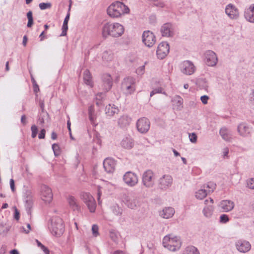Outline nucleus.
<instances>
[{
  "instance_id": "obj_21",
  "label": "nucleus",
  "mask_w": 254,
  "mask_h": 254,
  "mask_svg": "<svg viewBox=\"0 0 254 254\" xmlns=\"http://www.w3.org/2000/svg\"><path fill=\"white\" fill-rule=\"evenodd\" d=\"M244 16L247 21L254 23V3L250 5L245 9Z\"/></svg>"
},
{
  "instance_id": "obj_8",
  "label": "nucleus",
  "mask_w": 254,
  "mask_h": 254,
  "mask_svg": "<svg viewBox=\"0 0 254 254\" xmlns=\"http://www.w3.org/2000/svg\"><path fill=\"white\" fill-rule=\"evenodd\" d=\"M181 71L184 74L190 75L194 73L196 67L193 63L190 61H185L180 64Z\"/></svg>"
},
{
  "instance_id": "obj_17",
  "label": "nucleus",
  "mask_w": 254,
  "mask_h": 254,
  "mask_svg": "<svg viewBox=\"0 0 254 254\" xmlns=\"http://www.w3.org/2000/svg\"><path fill=\"white\" fill-rule=\"evenodd\" d=\"M142 41L148 47H152L156 42L154 34L150 31H144L142 34Z\"/></svg>"
},
{
  "instance_id": "obj_62",
  "label": "nucleus",
  "mask_w": 254,
  "mask_h": 254,
  "mask_svg": "<svg viewBox=\"0 0 254 254\" xmlns=\"http://www.w3.org/2000/svg\"><path fill=\"white\" fill-rule=\"evenodd\" d=\"M33 24V19H29L27 23V27H32V25Z\"/></svg>"
},
{
  "instance_id": "obj_13",
  "label": "nucleus",
  "mask_w": 254,
  "mask_h": 254,
  "mask_svg": "<svg viewBox=\"0 0 254 254\" xmlns=\"http://www.w3.org/2000/svg\"><path fill=\"white\" fill-rule=\"evenodd\" d=\"M40 196L41 199L46 203H49L52 200L53 194L51 189L46 186L43 185L41 187Z\"/></svg>"
},
{
  "instance_id": "obj_38",
  "label": "nucleus",
  "mask_w": 254,
  "mask_h": 254,
  "mask_svg": "<svg viewBox=\"0 0 254 254\" xmlns=\"http://www.w3.org/2000/svg\"><path fill=\"white\" fill-rule=\"evenodd\" d=\"M204 186H205V189H208L206 190L208 193L213 191L216 188V184L213 182H208L206 185Z\"/></svg>"
},
{
  "instance_id": "obj_39",
  "label": "nucleus",
  "mask_w": 254,
  "mask_h": 254,
  "mask_svg": "<svg viewBox=\"0 0 254 254\" xmlns=\"http://www.w3.org/2000/svg\"><path fill=\"white\" fill-rule=\"evenodd\" d=\"M104 97V94L103 93H99L96 95V99L97 100L96 105L98 106H101L102 100Z\"/></svg>"
},
{
  "instance_id": "obj_5",
  "label": "nucleus",
  "mask_w": 254,
  "mask_h": 254,
  "mask_svg": "<svg viewBox=\"0 0 254 254\" xmlns=\"http://www.w3.org/2000/svg\"><path fill=\"white\" fill-rule=\"evenodd\" d=\"M121 201L126 206L131 209H135L139 206L138 198L131 192L123 193Z\"/></svg>"
},
{
  "instance_id": "obj_32",
  "label": "nucleus",
  "mask_w": 254,
  "mask_h": 254,
  "mask_svg": "<svg viewBox=\"0 0 254 254\" xmlns=\"http://www.w3.org/2000/svg\"><path fill=\"white\" fill-rule=\"evenodd\" d=\"M121 144L122 146L125 149H130L133 147L134 143L131 138L130 137H126L123 139Z\"/></svg>"
},
{
  "instance_id": "obj_7",
  "label": "nucleus",
  "mask_w": 254,
  "mask_h": 254,
  "mask_svg": "<svg viewBox=\"0 0 254 254\" xmlns=\"http://www.w3.org/2000/svg\"><path fill=\"white\" fill-rule=\"evenodd\" d=\"M142 184L146 188L149 189L153 187L155 185V174L151 170H147L142 173Z\"/></svg>"
},
{
  "instance_id": "obj_42",
  "label": "nucleus",
  "mask_w": 254,
  "mask_h": 254,
  "mask_svg": "<svg viewBox=\"0 0 254 254\" xmlns=\"http://www.w3.org/2000/svg\"><path fill=\"white\" fill-rule=\"evenodd\" d=\"M40 8L41 10H44L46 9L50 8L52 6V4L50 2L47 3H40L39 5Z\"/></svg>"
},
{
  "instance_id": "obj_49",
  "label": "nucleus",
  "mask_w": 254,
  "mask_h": 254,
  "mask_svg": "<svg viewBox=\"0 0 254 254\" xmlns=\"http://www.w3.org/2000/svg\"><path fill=\"white\" fill-rule=\"evenodd\" d=\"M250 103L254 105V89H252L249 95Z\"/></svg>"
},
{
  "instance_id": "obj_15",
  "label": "nucleus",
  "mask_w": 254,
  "mask_h": 254,
  "mask_svg": "<svg viewBox=\"0 0 254 254\" xmlns=\"http://www.w3.org/2000/svg\"><path fill=\"white\" fill-rule=\"evenodd\" d=\"M235 246L236 250L240 253H246L249 252L251 249V245L249 242L239 239L235 242Z\"/></svg>"
},
{
  "instance_id": "obj_26",
  "label": "nucleus",
  "mask_w": 254,
  "mask_h": 254,
  "mask_svg": "<svg viewBox=\"0 0 254 254\" xmlns=\"http://www.w3.org/2000/svg\"><path fill=\"white\" fill-rule=\"evenodd\" d=\"M131 121V118L127 115L121 116L118 120V124L120 127L124 128L129 126Z\"/></svg>"
},
{
  "instance_id": "obj_59",
  "label": "nucleus",
  "mask_w": 254,
  "mask_h": 254,
  "mask_svg": "<svg viewBox=\"0 0 254 254\" xmlns=\"http://www.w3.org/2000/svg\"><path fill=\"white\" fill-rule=\"evenodd\" d=\"M39 105H40V108H41L42 111L43 112V111L44 110V101H42V100H40V102H39Z\"/></svg>"
},
{
  "instance_id": "obj_40",
  "label": "nucleus",
  "mask_w": 254,
  "mask_h": 254,
  "mask_svg": "<svg viewBox=\"0 0 254 254\" xmlns=\"http://www.w3.org/2000/svg\"><path fill=\"white\" fill-rule=\"evenodd\" d=\"M229 221V218L226 214H223L220 215L219 222L221 223L225 224L228 222Z\"/></svg>"
},
{
  "instance_id": "obj_31",
  "label": "nucleus",
  "mask_w": 254,
  "mask_h": 254,
  "mask_svg": "<svg viewBox=\"0 0 254 254\" xmlns=\"http://www.w3.org/2000/svg\"><path fill=\"white\" fill-rule=\"evenodd\" d=\"M67 201L69 207L73 210H78L79 209V205L77 202V200L75 198L71 195H69L67 197Z\"/></svg>"
},
{
  "instance_id": "obj_53",
  "label": "nucleus",
  "mask_w": 254,
  "mask_h": 254,
  "mask_svg": "<svg viewBox=\"0 0 254 254\" xmlns=\"http://www.w3.org/2000/svg\"><path fill=\"white\" fill-rule=\"evenodd\" d=\"M46 130L45 129H42L40 133L39 134L38 137L39 139H44L45 137Z\"/></svg>"
},
{
  "instance_id": "obj_1",
  "label": "nucleus",
  "mask_w": 254,
  "mask_h": 254,
  "mask_svg": "<svg viewBox=\"0 0 254 254\" xmlns=\"http://www.w3.org/2000/svg\"><path fill=\"white\" fill-rule=\"evenodd\" d=\"M124 26L119 23H106L102 27V35L104 37L109 36L113 37H119L124 33Z\"/></svg>"
},
{
  "instance_id": "obj_22",
  "label": "nucleus",
  "mask_w": 254,
  "mask_h": 254,
  "mask_svg": "<svg viewBox=\"0 0 254 254\" xmlns=\"http://www.w3.org/2000/svg\"><path fill=\"white\" fill-rule=\"evenodd\" d=\"M237 131L240 136L244 137L249 136L251 133V128L245 123H242L238 126Z\"/></svg>"
},
{
  "instance_id": "obj_64",
  "label": "nucleus",
  "mask_w": 254,
  "mask_h": 254,
  "mask_svg": "<svg viewBox=\"0 0 254 254\" xmlns=\"http://www.w3.org/2000/svg\"><path fill=\"white\" fill-rule=\"evenodd\" d=\"M89 118L91 122H93L95 120L94 114H89Z\"/></svg>"
},
{
  "instance_id": "obj_54",
  "label": "nucleus",
  "mask_w": 254,
  "mask_h": 254,
  "mask_svg": "<svg viewBox=\"0 0 254 254\" xmlns=\"http://www.w3.org/2000/svg\"><path fill=\"white\" fill-rule=\"evenodd\" d=\"M10 187L12 191L14 192L15 191V185L14 181L13 179H11L9 181Z\"/></svg>"
},
{
  "instance_id": "obj_57",
  "label": "nucleus",
  "mask_w": 254,
  "mask_h": 254,
  "mask_svg": "<svg viewBox=\"0 0 254 254\" xmlns=\"http://www.w3.org/2000/svg\"><path fill=\"white\" fill-rule=\"evenodd\" d=\"M88 114H94V108L93 106L89 107L88 109Z\"/></svg>"
},
{
  "instance_id": "obj_6",
  "label": "nucleus",
  "mask_w": 254,
  "mask_h": 254,
  "mask_svg": "<svg viewBox=\"0 0 254 254\" xmlns=\"http://www.w3.org/2000/svg\"><path fill=\"white\" fill-rule=\"evenodd\" d=\"M121 89L126 95H130L135 90V80L132 77H127L122 81Z\"/></svg>"
},
{
  "instance_id": "obj_43",
  "label": "nucleus",
  "mask_w": 254,
  "mask_h": 254,
  "mask_svg": "<svg viewBox=\"0 0 254 254\" xmlns=\"http://www.w3.org/2000/svg\"><path fill=\"white\" fill-rule=\"evenodd\" d=\"M98 231H99V227H98V225H97L96 224L93 225L92 226V235H93V236L97 237L99 235Z\"/></svg>"
},
{
  "instance_id": "obj_25",
  "label": "nucleus",
  "mask_w": 254,
  "mask_h": 254,
  "mask_svg": "<svg viewBox=\"0 0 254 254\" xmlns=\"http://www.w3.org/2000/svg\"><path fill=\"white\" fill-rule=\"evenodd\" d=\"M103 166L107 172L113 173L115 169L116 162L112 158H106L104 161Z\"/></svg>"
},
{
  "instance_id": "obj_47",
  "label": "nucleus",
  "mask_w": 254,
  "mask_h": 254,
  "mask_svg": "<svg viewBox=\"0 0 254 254\" xmlns=\"http://www.w3.org/2000/svg\"><path fill=\"white\" fill-rule=\"evenodd\" d=\"M144 71H145V65H141V66L138 67L136 70V72L138 75H142L144 73Z\"/></svg>"
},
{
  "instance_id": "obj_4",
  "label": "nucleus",
  "mask_w": 254,
  "mask_h": 254,
  "mask_svg": "<svg viewBox=\"0 0 254 254\" xmlns=\"http://www.w3.org/2000/svg\"><path fill=\"white\" fill-rule=\"evenodd\" d=\"M49 228L52 235L58 237H60L64 231L63 220L59 217L52 218Z\"/></svg>"
},
{
  "instance_id": "obj_30",
  "label": "nucleus",
  "mask_w": 254,
  "mask_h": 254,
  "mask_svg": "<svg viewBox=\"0 0 254 254\" xmlns=\"http://www.w3.org/2000/svg\"><path fill=\"white\" fill-rule=\"evenodd\" d=\"M172 102L174 109L181 110L183 108V100L180 96H175L172 99Z\"/></svg>"
},
{
  "instance_id": "obj_2",
  "label": "nucleus",
  "mask_w": 254,
  "mask_h": 254,
  "mask_svg": "<svg viewBox=\"0 0 254 254\" xmlns=\"http://www.w3.org/2000/svg\"><path fill=\"white\" fill-rule=\"evenodd\" d=\"M129 9L123 2L117 1L113 2L107 9V13L111 17L117 18L129 12Z\"/></svg>"
},
{
  "instance_id": "obj_51",
  "label": "nucleus",
  "mask_w": 254,
  "mask_h": 254,
  "mask_svg": "<svg viewBox=\"0 0 254 254\" xmlns=\"http://www.w3.org/2000/svg\"><path fill=\"white\" fill-rule=\"evenodd\" d=\"M209 97L207 95H203L200 97V100L203 104H207Z\"/></svg>"
},
{
  "instance_id": "obj_58",
  "label": "nucleus",
  "mask_w": 254,
  "mask_h": 254,
  "mask_svg": "<svg viewBox=\"0 0 254 254\" xmlns=\"http://www.w3.org/2000/svg\"><path fill=\"white\" fill-rule=\"evenodd\" d=\"M14 218L17 220L19 219V213L17 209H15V210Z\"/></svg>"
},
{
  "instance_id": "obj_45",
  "label": "nucleus",
  "mask_w": 254,
  "mask_h": 254,
  "mask_svg": "<svg viewBox=\"0 0 254 254\" xmlns=\"http://www.w3.org/2000/svg\"><path fill=\"white\" fill-rule=\"evenodd\" d=\"M52 149L55 156H58L60 154V147L57 144H54L52 145Z\"/></svg>"
},
{
  "instance_id": "obj_44",
  "label": "nucleus",
  "mask_w": 254,
  "mask_h": 254,
  "mask_svg": "<svg viewBox=\"0 0 254 254\" xmlns=\"http://www.w3.org/2000/svg\"><path fill=\"white\" fill-rule=\"evenodd\" d=\"M189 137L190 141L193 143H195L197 141V136L196 134L193 132L191 133H189Z\"/></svg>"
},
{
  "instance_id": "obj_50",
  "label": "nucleus",
  "mask_w": 254,
  "mask_h": 254,
  "mask_svg": "<svg viewBox=\"0 0 254 254\" xmlns=\"http://www.w3.org/2000/svg\"><path fill=\"white\" fill-rule=\"evenodd\" d=\"M153 2H154V5L157 6V7H158L163 8L165 5L164 2L163 1H161V0H159L158 1V0L156 1H153Z\"/></svg>"
},
{
  "instance_id": "obj_10",
  "label": "nucleus",
  "mask_w": 254,
  "mask_h": 254,
  "mask_svg": "<svg viewBox=\"0 0 254 254\" xmlns=\"http://www.w3.org/2000/svg\"><path fill=\"white\" fill-rule=\"evenodd\" d=\"M123 181L127 186L133 187L137 184L138 178L135 173L128 171L123 176Z\"/></svg>"
},
{
  "instance_id": "obj_29",
  "label": "nucleus",
  "mask_w": 254,
  "mask_h": 254,
  "mask_svg": "<svg viewBox=\"0 0 254 254\" xmlns=\"http://www.w3.org/2000/svg\"><path fill=\"white\" fill-rule=\"evenodd\" d=\"M119 112V108L115 105L109 104L106 107L105 113L108 116L112 117Z\"/></svg>"
},
{
  "instance_id": "obj_33",
  "label": "nucleus",
  "mask_w": 254,
  "mask_h": 254,
  "mask_svg": "<svg viewBox=\"0 0 254 254\" xmlns=\"http://www.w3.org/2000/svg\"><path fill=\"white\" fill-rule=\"evenodd\" d=\"M203 188L200 189L195 192V197L198 200H202L205 198L207 195V191L205 189V186H203Z\"/></svg>"
},
{
  "instance_id": "obj_41",
  "label": "nucleus",
  "mask_w": 254,
  "mask_h": 254,
  "mask_svg": "<svg viewBox=\"0 0 254 254\" xmlns=\"http://www.w3.org/2000/svg\"><path fill=\"white\" fill-rule=\"evenodd\" d=\"M113 212L116 215H121L122 213V209L119 207V206L116 205L112 207Z\"/></svg>"
},
{
  "instance_id": "obj_9",
  "label": "nucleus",
  "mask_w": 254,
  "mask_h": 254,
  "mask_svg": "<svg viewBox=\"0 0 254 254\" xmlns=\"http://www.w3.org/2000/svg\"><path fill=\"white\" fill-rule=\"evenodd\" d=\"M81 198L88 207L90 212H94L96 207V203L94 198L87 192L82 193Z\"/></svg>"
},
{
  "instance_id": "obj_3",
  "label": "nucleus",
  "mask_w": 254,
  "mask_h": 254,
  "mask_svg": "<svg viewBox=\"0 0 254 254\" xmlns=\"http://www.w3.org/2000/svg\"><path fill=\"white\" fill-rule=\"evenodd\" d=\"M163 246L172 252L179 250L182 246V242L179 237L173 234L165 236L163 239Z\"/></svg>"
},
{
  "instance_id": "obj_37",
  "label": "nucleus",
  "mask_w": 254,
  "mask_h": 254,
  "mask_svg": "<svg viewBox=\"0 0 254 254\" xmlns=\"http://www.w3.org/2000/svg\"><path fill=\"white\" fill-rule=\"evenodd\" d=\"M183 254H199V253L196 248L190 246L186 248Z\"/></svg>"
},
{
  "instance_id": "obj_16",
  "label": "nucleus",
  "mask_w": 254,
  "mask_h": 254,
  "mask_svg": "<svg viewBox=\"0 0 254 254\" xmlns=\"http://www.w3.org/2000/svg\"><path fill=\"white\" fill-rule=\"evenodd\" d=\"M169 45L166 42L160 43L158 46L156 54L158 58L163 59L168 55L169 52Z\"/></svg>"
},
{
  "instance_id": "obj_63",
  "label": "nucleus",
  "mask_w": 254,
  "mask_h": 254,
  "mask_svg": "<svg viewBox=\"0 0 254 254\" xmlns=\"http://www.w3.org/2000/svg\"><path fill=\"white\" fill-rule=\"evenodd\" d=\"M27 17L28 20L31 19L33 18L32 12L31 11H29L27 12Z\"/></svg>"
},
{
  "instance_id": "obj_28",
  "label": "nucleus",
  "mask_w": 254,
  "mask_h": 254,
  "mask_svg": "<svg viewBox=\"0 0 254 254\" xmlns=\"http://www.w3.org/2000/svg\"><path fill=\"white\" fill-rule=\"evenodd\" d=\"M219 133L222 138L225 141H230L231 140L232 132L226 127H222L220 130Z\"/></svg>"
},
{
  "instance_id": "obj_60",
  "label": "nucleus",
  "mask_w": 254,
  "mask_h": 254,
  "mask_svg": "<svg viewBox=\"0 0 254 254\" xmlns=\"http://www.w3.org/2000/svg\"><path fill=\"white\" fill-rule=\"evenodd\" d=\"M41 249L43 250V251L44 252V253L45 254H49V250L47 248H46L44 246H42V248H41Z\"/></svg>"
},
{
  "instance_id": "obj_52",
  "label": "nucleus",
  "mask_w": 254,
  "mask_h": 254,
  "mask_svg": "<svg viewBox=\"0 0 254 254\" xmlns=\"http://www.w3.org/2000/svg\"><path fill=\"white\" fill-rule=\"evenodd\" d=\"M162 92V89L161 88H157L153 90L150 93V96H152L153 95L156 93H160Z\"/></svg>"
},
{
  "instance_id": "obj_46",
  "label": "nucleus",
  "mask_w": 254,
  "mask_h": 254,
  "mask_svg": "<svg viewBox=\"0 0 254 254\" xmlns=\"http://www.w3.org/2000/svg\"><path fill=\"white\" fill-rule=\"evenodd\" d=\"M31 129L32 131L31 137L34 138L37 135L38 129L37 127L34 125L31 126Z\"/></svg>"
},
{
  "instance_id": "obj_24",
  "label": "nucleus",
  "mask_w": 254,
  "mask_h": 254,
  "mask_svg": "<svg viewBox=\"0 0 254 254\" xmlns=\"http://www.w3.org/2000/svg\"><path fill=\"white\" fill-rule=\"evenodd\" d=\"M175 209L172 207H166L159 211V216L163 219L172 218L174 214Z\"/></svg>"
},
{
  "instance_id": "obj_55",
  "label": "nucleus",
  "mask_w": 254,
  "mask_h": 254,
  "mask_svg": "<svg viewBox=\"0 0 254 254\" xmlns=\"http://www.w3.org/2000/svg\"><path fill=\"white\" fill-rule=\"evenodd\" d=\"M229 153V149L228 147H225L223 150V155L224 157L227 156Z\"/></svg>"
},
{
  "instance_id": "obj_12",
  "label": "nucleus",
  "mask_w": 254,
  "mask_h": 254,
  "mask_svg": "<svg viewBox=\"0 0 254 254\" xmlns=\"http://www.w3.org/2000/svg\"><path fill=\"white\" fill-rule=\"evenodd\" d=\"M204 62L209 66H215L218 63L216 54L211 50H208L204 53Z\"/></svg>"
},
{
  "instance_id": "obj_27",
  "label": "nucleus",
  "mask_w": 254,
  "mask_h": 254,
  "mask_svg": "<svg viewBox=\"0 0 254 254\" xmlns=\"http://www.w3.org/2000/svg\"><path fill=\"white\" fill-rule=\"evenodd\" d=\"M103 88L106 91H109L113 84L112 78L109 74H105L103 76Z\"/></svg>"
},
{
  "instance_id": "obj_35",
  "label": "nucleus",
  "mask_w": 254,
  "mask_h": 254,
  "mask_svg": "<svg viewBox=\"0 0 254 254\" xmlns=\"http://www.w3.org/2000/svg\"><path fill=\"white\" fill-rule=\"evenodd\" d=\"M102 58L105 63H109L114 59V54L111 51H106L102 54Z\"/></svg>"
},
{
  "instance_id": "obj_11",
  "label": "nucleus",
  "mask_w": 254,
  "mask_h": 254,
  "mask_svg": "<svg viewBox=\"0 0 254 254\" xmlns=\"http://www.w3.org/2000/svg\"><path fill=\"white\" fill-rule=\"evenodd\" d=\"M173 182V179L171 175L169 174L164 175L158 180V186L160 189L166 190L171 187Z\"/></svg>"
},
{
  "instance_id": "obj_14",
  "label": "nucleus",
  "mask_w": 254,
  "mask_h": 254,
  "mask_svg": "<svg viewBox=\"0 0 254 254\" xmlns=\"http://www.w3.org/2000/svg\"><path fill=\"white\" fill-rule=\"evenodd\" d=\"M225 11V13L231 19L236 20L240 16L239 9L235 5L232 3H229L226 5Z\"/></svg>"
},
{
  "instance_id": "obj_56",
  "label": "nucleus",
  "mask_w": 254,
  "mask_h": 254,
  "mask_svg": "<svg viewBox=\"0 0 254 254\" xmlns=\"http://www.w3.org/2000/svg\"><path fill=\"white\" fill-rule=\"evenodd\" d=\"M110 237L111 239L114 241L117 242V237L116 235L114 233H111L110 234Z\"/></svg>"
},
{
  "instance_id": "obj_61",
  "label": "nucleus",
  "mask_w": 254,
  "mask_h": 254,
  "mask_svg": "<svg viewBox=\"0 0 254 254\" xmlns=\"http://www.w3.org/2000/svg\"><path fill=\"white\" fill-rule=\"evenodd\" d=\"M26 116L25 115L22 116L21 118V122L24 125H26Z\"/></svg>"
},
{
  "instance_id": "obj_23",
  "label": "nucleus",
  "mask_w": 254,
  "mask_h": 254,
  "mask_svg": "<svg viewBox=\"0 0 254 254\" xmlns=\"http://www.w3.org/2000/svg\"><path fill=\"white\" fill-rule=\"evenodd\" d=\"M160 31L163 37H172L174 34V29L172 24L166 23L161 27Z\"/></svg>"
},
{
  "instance_id": "obj_18",
  "label": "nucleus",
  "mask_w": 254,
  "mask_h": 254,
  "mask_svg": "<svg viewBox=\"0 0 254 254\" xmlns=\"http://www.w3.org/2000/svg\"><path fill=\"white\" fill-rule=\"evenodd\" d=\"M136 127L139 132L142 133H146L150 128V122L146 118H141L138 120Z\"/></svg>"
},
{
  "instance_id": "obj_20",
  "label": "nucleus",
  "mask_w": 254,
  "mask_h": 254,
  "mask_svg": "<svg viewBox=\"0 0 254 254\" xmlns=\"http://www.w3.org/2000/svg\"><path fill=\"white\" fill-rule=\"evenodd\" d=\"M209 202L212 204L214 203V200L211 198H209V199L205 200L204 203L206 205L202 210L204 216L207 218H209L212 216L214 209V206L212 205H208Z\"/></svg>"
},
{
  "instance_id": "obj_48",
  "label": "nucleus",
  "mask_w": 254,
  "mask_h": 254,
  "mask_svg": "<svg viewBox=\"0 0 254 254\" xmlns=\"http://www.w3.org/2000/svg\"><path fill=\"white\" fill-rule=\"evenodd\" d=\"M248 187L251 189H254V178H251L247 181Z\"/></svg>"
},
{
  "instance_id": "obj_36",
  "label": "nucleus",
  "mask_w": 254,
  "mask_h": 254,
  "mask_svg": "<svg viewBox=\"0 0 254 254\" xmlns=\"http://www.w3.org/2000/svg\"><path fill=\"white\" fill-rule=\"evenodd\" d=\"M70 13L68 12L66 16H65L63 26H62V33L61 34V36H64L66 35L67 30L68 29L67 23L69 19Z\"/></svg>"
},
{
  "instance_id": "obj_34",
  "label": "nucleus",
  "mask_w": 254,
  "mask_h": 254,
  "mask_svg": "<svg viewBox=\"0 0 254 254\" xmlns=\"http://www.w3.org/2000/svg\"><path fill=\"white\" fill-rule=\"evenodd\" d=\"M83 77L84 81L86 84L89 85L90 87L93 86V84L92 80L91 75L88 70L86 69L84 71Z\"/></svg>"
},
{
  "instance_id": "obj_19",
  "label": "nucleus",
  "mask_w": 254,
  "mask_h": 254,
  "mask_svg": "<svg viewBox=\"0 0 254 254\" xmlns=\"http://www.w3.org/2000/svg\"><path fill=\"white\" fill-rule=\"evenodd\" d=\"M235 205L234 201L229 199H225L221 201L218 206L222 212H229L234 209Z\"/></svg>"
}]
</instances>
